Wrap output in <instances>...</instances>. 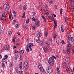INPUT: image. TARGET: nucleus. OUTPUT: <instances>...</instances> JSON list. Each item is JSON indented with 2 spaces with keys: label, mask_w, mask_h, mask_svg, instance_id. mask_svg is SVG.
Listing matches in <instances>:
<instances>
[{
  "label": "nucleus",
  "mask_w": 74,
  "mask_h": 74,
  "mask_svg": "<svg viewBox=\"0 0 74 74\" xmlns=\"http://www.w3.org/2000/svg\"><path fill=\"white\" fill-rule=\"evenodd\" d=\"M48 62L50 66H53L54 64V59L53 57H50L49 59Z\"/></svg>",
  "instance_id": "f257e3e1"
},
{
  "label": "nucleus",
  "mask_w": 74,
  "mask_h": 74,
  "mask_svg": "<svg viewBox=\"0 0 74 74\" xmlns=\"http://www.w3.org/2000/svg\"><path fill=\"white\" fill-rule=\"evenodd\" d=\"M46 71L49 74L52 73V69L50 66H48L46 68Z\"/></svg>",
  "instance_id": "f03ea898"
},
{
  "label": "nucleus",
  "mask_w": 74,
  "mask_h": 74,
  "mask_svg": "<svg viewBox=\"0 0 74 74\" xmlns=\"http://www.w3.org/2000/svg\"><path fill=\"white\" fill-rule=\"evenodd\" d=\"M24 66L25 70H27L29 68V64L27 62H25L24 63Z\"/></svg>",
  "instance_id": "7ed1b4c3"
},
{
  "label": "nucleus",
  "mask_w": 74,
  "mask_h": 74,
  "mask_svg": "<svg viewBox=\"0 0 74 74\" xmlns=\"http://www.w3.org/2000/svg\"><path fill=\"white\" fill-rule=\"evenodd\" d=\"M68 40L69 41H73L74 40V38L71 37V35H69L68 36Z\"/></svg>",
  "instance_id": "20e7f679"
},
{
  "label": "nucleus",
  "mask_w": 74,
  "mask_h": 74,
  "mask_svg": "<svg viewBox=\"0 0 74 74\" xmlns=\"http://www.w3.org/2000/svg\"><path fill=\"white\" fill-rule=\"evenodd\" d=\"M36 36L37 37H38V38H39L42 36V34L40 32H37Z\"/></svg>",
  "instance_id": "39448f33"
},
{
  "label": "nucleus",
  "mask_w": 74,
  "mask_h": 74,
  "mask_svg": "<svg viewBox=\"0 0 74 74\" xmlns=\"http://www.w3.org/2000/svg\"><path fill=\"white\" fill-rule=\"evenodd\" d=\"M10 10V4H8L6 6L5 10L6 11H8Z\"/></svg>",
  "instance_id": "423d86ee"
},
{
  "label": "nucleus",
  "mask_w": 74,
  "mask_h": 74,
  "mask_svg": "<svg viewBox=\"0 0 74 74\" xmlns=\"http://www.w3.org/2000/svg\"><path fill=\"white\" fill-rule=\"evenodd\" d=\"M42 8L43 10H44V12H47V13H48V11L47 10V8H46V7H45V6H43L42 7Z\"/></svg>",
  "instance_id": "0eeeda50"
},
{
  "label": "nucleus",
  "mask_w": 74,
  "mask_h": 74,
  "mask_svg": "<svg viewBox=\"0 0 74 74\" xmlns=\"http://www.w3.org/2000/svg\"><path fill=\"white\" fill-rule=\"evenodd\" d=\"M65 21L67 25H69V24L70 22L69 21V19L68 18L66 17L65 18Z\"/></svg>",
  "instance_id": "6e6552de"
},
{
  "label": "nucleus",
  "mask_w": 74,
  "mask_h": 74,
  "mask_svg": "<svg viewBox=\"0 0 74 74\" xmlns=\"http://www.w3.org/2000/svg\"><path fill=\"white\" fill-rule=\"evenodd\" d=\"M34 45H33V44L32 43H29L28 44V45H27V47H32Z\"/></svg>",
  "instance_id": "1a4fd4ad"
},
{
  "label": "nucleus",
  "mask_w": 74,
  "mask_h": 74,
  "mask_svg": "<svg viewBox=\"0 0 74 74\" xmlns=\"http://www.w3.org/2000/svg\"><path fill=\"white\" fill-rule=\"evenodd\" d=\"M6 15H7V13L6 12H5L2 14V17H4L5 18H6V17L5 16Z\"/></svg>",
  "instance_id": "9d476101"
},
{
  "label": "nucleus",
  "mask_w": 74,
  "mask_h": 74,
  "mask_svg": "<svg viewBox=\"0 0 74 74\" xmlns=\"http://www.w3.org/2000/svg\"><path fill=\"white\" fill-rule=\"evenodd\" d=\"M66 65H67V63L65 62L63 64L62 66L64 68H65L66 67Z\"/></svg>",
  "instance_id": "9b49d317"
},
{
  "label": "nucleus",
  "mask_w": 74,
  "mask_h": 74,
  "mask_svg": "<svg viewBox=\"0 0 74 74\" xmlns=\"http://www.w3.org/2000/svg\"><path fill=\"white\" fill-rule=\"evenodd\" d=\"M19 67L20 69H22V62L20 63Z\"/></svg>",
  "instance_id": "f8f14e48"
},
{
  "label": "nucleus",
  "mask_w": 74,
  "mask_h": 74,
  "mask_svg": "<svg viewBox=\"0 0 74 74\" xmlns=\"http://www.w3.org/2000/svg\"><path fill=\"white\" fill-rule=\"evenodd\" d=\"M9 48V45H5V50H8Z\"/></svg>",
  "instance_id": "ddd939ff"
},
{
  "label": "nucleus",
  "mask_w": 74,
  "mask_h": 74,
  "mask_svg": "<svg viewBox=\"0 0 74 74\" xmlns=\"http://www.w3.org/2000/svg\"><path fill=\"white\" fill-rule=\"evenodd\" d=\"M61 30L62 32L64 33V28H63V26L62 25L61 26Z\"/></svg>",
  "instance_id": "4468645a"
},
{
  "label": "nucleus",
  "mask_w": 74,
  "mask_h": 74,
  "mask_svg": "<svg viewBox=\"0 0 74 74\" xmlns=\"http://www.w3.org/2000/svg\"><path fill=\"white\" fill-rule=\"evenodd\" d=\"M48 36V32L47 31L45 34V37H47V36Z\"/></svg>",
  "instance_id": "2eb2a0df"
},
{
  "label": "nucleus",
  "mask_w": 74,
  "mask_h": 74,
  "mask_svg": "<svg viewBox=\"0 0 74 74\" xmlns=\"http://www.w3.org/2000/svg\"><path fill=\"white\" fill-rule=\"evenodd\" d=\"M57 71L58 74H59L60 73V70H59V68L58 67H57Z\"/></svg>",
  "instance_id": "dca6fc26"
},
{
  "label": "nucleus",
  "mask_w": 74,
  "mask_h": 74,
  "mask_svg": "<svg viewBox=\"0 0 74 74\" xmlns=\"http://www.w3.org/2000/svg\"><path fill=\"white\" fill-rule=\"evenodd\" d=\"M45 44L49 46L50 45V43L47 41H46L45 42Z\"/></svg>",
  "instance_id": "f3484780"
},
{
  "label": "nucleus",
  "mask_w": 74,
  "mask_h": 74,
  "mask_svg": "<svg viewBox=\"0 0 74 74\" xmlns=\"http://www.w3.org/2000/svg\"><path fill=\"white\" fill-rule=\"evenodd\" d=\"M44 51L45 52H47V47H44L43 48Z\"/></svg>",
  "instance_id": "a211bd4d"
},
{
  "label": "nucleus",
  "mask_w": 74,
  "mask_h": 74,
  "mask_svg": "<svg viewBox=\"0 0 74 74\" xmlns=\"http://www.w3.org/2000/svg\"><path fill=\"white\" fill-rule=\"evenodd\" d=\"M44 15L45 16V17L47 18H49V16L48 15V14H47L45 13H44Z\"/></svg>",
  "instance_id": "6ab92c4d"
},
{
  "label": "nucleus",
  "mask_w": 74,
  "mask_h": 74,
  "mask_svg": "<svg viewBox=\"0 0 74 74\" xmlns=\"http://www.w3.org/2000/svg\"><path fill=\"white\" fill-rule=\"evenodd\" d=\"M15 71L17 73H19V71L18 70V67H16L15 68Z\"/></svg>",
  "instance_id": "aec40b11"
},
{
  "label": "nucleus",
  "mask_w": 74,
  "mask_h": 74,
  "mask_svg": "<svg viewBox=\"0 0 74 74\" xmlns=\"http://www.w3.org/2000/svg\"><path fill=\"white\" fill-rule=\"evenodd\" d=\"M69 60H70L69 57H67L66 58V59H65V61L66 62H69Z\"/></svg>",
  "instance_id": "412c9836"
},
{
  "label": "nucleus",
  "mask_w": 74,
  "mask_h": 74,
  "mask_svg": "<svg viewBox=\"0 0 74 74\" xmlns=\"http://www.w3.org/2000/svg\"><path fill=\"white\" fill-rule=\"evenodd\" d=\"M68 71L69 73H71V72L72 71V70L71 69V68H70V67H69L68 68Z\"/></svg>",
  "instance_id": "4be33fe9"
},
{
  "label": "nucleus",
  "mask_w": 74,
  "mask_h": 74,
  "mask_svg": "<svg viewBox=\"0 0 74 74\" xmlns=\"http://www.w3.org/2000/svg\"><path fill=\"white\" fill-rule=\"evenodd\" d=\"M1 20H3L5 21H6V19H5V18L4 17H2V18H1Z\"/></svg>",
  "instance_id": "5701e85b"
},
{
  "label": "nucleus",
  "mask_w": 74,
  "mask_h": 74,
  "mask_svg": "<svg viewBox=\"0 0 74 74\" xmlns=\"http://www.w3.org/2000/svg\"><path fill=\"white\" fill-rule=\"evenodd\" d=\"M32 28L33 30H36V27L34 25L32 27Z\"/></svg>",
  "instance_id": "b1692460"
},
{
  "label": "nucleus",
  "mask_w": 74,
  "mask_h": 74,
  "mask_svg": "<svg viewBox=\"0 0 74 74\" xmlns=\"http://www.w3.org/2000/svg\"><path fill=\"white\" fill-rule=\"evenodd\" d=\"M40 22H37L36 23V25L38 27L39 26V25H40V23H39Z\"/></svg>",
  "instance_id": "393cba45"
},
{
  "label": "nucleus",
  "mask_w": 74,
  "mask_h": 74,
  "mask_svg": "<svg viewBox=\"0 0 74 74\" xmlns=\"http://www.w3.org/2000/svg\"><path fill=\"white\" fill-rule=\"evenodd\" d=\"M39 69H40V71H42V72H43V71H44V69L43 68V67L41 68H40Z\"/></svg>",
  "instance_id": "a878e982"
},
{
  "label": "nucleus",
  "mask_w": 74,
  "mask_h": 74,
  "mask_svg": "<svg viewBox=\"0 0 74 74\" xmlns=\"http://www.w3.org/2000/svg\"><path fill=\"white\" fill-rule=\"evenodd\" d=\"M13 13L14 14V17H16V13L15 12V11H14Z\"/></svg>",
  "instance_id": "bb28decb"
},
{
  "label": "nucleus",
  "mask_w": 74,
  "mask_h": 74,
  "mask_svg": "<svg viewBox=\"0 0 74 74\" xmlns=\"http://www.w3.org/2000/svg\"><path fill=\"white\" fill-rule=\"evenodd\" d=\"M70 49H68L67 50H66V52L68 53H70Z\"/></svg>",
  "instance_id": "cd10ccee"
},
{
  "label": "nucleus",
  "mask_w": 74,
  "mask_h": 74,
  "mask_svg": "<svg viewBox=\"0 0 74 74\" xmlns=\"http://www.w3.org/2000/svg\"><path fill=\"white\" fill-rule=\"evenodd\" d=\"M38 67L39 69L42 67V65L41 64H40L38 65Z\"/></svg>",
  "instance_id": "c85d7f7f"
},
{
  "label": "nucleus",
  "mask_w": 74,
  "mask_h": 74,
  "mask_svg": "<svg viewBox=\"0 0 74 74\" xmlns=\"http://www.w3.org/2000/svg\"><path fill=\"white\" fill-rule=\"evenodd\" d=\"M23 9L24 10H26V5H24L23 6Z\"/></svg>",
  "instance_id": "c756f323"
},
{
  "label": "nucleus",
  "mask_w": 74,
  "mask_h": 74,
  "mask_svg": "<svg viewBox=\"0 0 74 74\" xmlns=\"http://www.w3.org/2000/svg\"><path fill=\"white\" fill-rule=\"evenodd\" d=\"M30 22V20L29 19H27L26 21V23L27 24V23H29Z\"/></svg>",
  "instance_id": "7c9ffc66"
},
{
  "label": "nucleus",
  "mask_w": 74,
  "mask_h": 74,
  "mask_svg": "<svg viewBox=\"0 0 74 74\" xmlns=\"http://www.w3.org/2000/svg\"><path fill=\"white\" fill-rule=\"evenodd\" d=\"M34 22H40V21L38 20V19L37 18L35 19V20L34 21Z\"/></svg>",
  "instance_id": "2f4dec72"
},
{
  "label": "nucleus",
  "mask_w": 74,
  "mask_h": 74,
  "mask_svg": "<svg viewBox=\"0 0 74 74\" xmlns=\"http://www.w3.org/2000/svg\"><path fill=\"white\" fill-rule=\"evenodd\" d=\"M42 18L44 19V21L45 22H46V18H45V16H42Z\"/></svg>",
  "instance_id": "473e14b6"
},
{
  "label": "nucleus",
  "mask_w": 74,
  "mask_h": 74,
  "mask_svg": "<svg viewBox=\"0 0 74 74\" xmlns=\"http://www.w3.org/2000/svg\"><path fill=\"white\" fill-rule=\"evenodd\" d=\"M16 28H18L19 27V24H17L16 25Z\"/></svg>",
  "instance_id": "72a5a7b5"
},
{
  "label": "nucleus",
  "mask_w": 74,
  "mask_h": 74,
  "mask_svg": "<svg viewBox=\"0 0 74 74\" xmlns=\"http://www.w3.org/2000/svg\"><path fill=\"white\" fill-rule=\"evenodd\" d=\"M36 42L38 43H40V42H41V41H40V40L39 39H38L36 40Z\"/></svg>",
  "instance_id": "f704fd0d"
},
{
  "label": "nucleus",
  "mask_w": 74,
  "mask_h": 74,
  "mask_svg": "<svg viewBox=\"0 0 74 74\" xmlns=\"http://www.w3.org/2000/svg\"><path fill=\"white\" fill-rule=\"evenodd\" d=\"M12 34V32L11 31H9L8 32V34L11 35Z\"/></svg>",
  "instance_id": "c9c22d12"
},
{
  "label": "nucleus",
  "mask_w": 74,
  "mask_h": 74,
  "mask_svg": "<svg viewBox=\"0 0 74 74\" xmlns=\"http://www.w3.org/2000/svg\"><path fill=\"white\" fill-rule=\"evenodd\" d=\"M70 45L69 44H68L67 45V48L70 49Z\"/></svg>",
  "instance_id": "e433bc0d"
},
{
  "label": "nucleus",
  "mask_w": 74,
  "mask_h": 74,
  "mask_svg": "<svg viewBox=\"0 0 74 74\" xmlns=\"http://www.w3.org/2000/svg\"><path fill=\"white\" fill-rule=\"evenodd\" d=\"M23 53H24V51L23 50H21L20 51V53L21 54H22Z\"/></svg>",
  "instance_id": "4c0bfd02"
},
{
  "label": "nucleus",
  "mask_w": 74,
  "mask_h": 74,
  "mask_svg": "<svg viewBox=\"0 0 74 74\" xmlns=\"http://www.w3.org/2000/svg\"><path fill=\"white\" fill-rule=\"evenodd\" d=\"M12 62H10V64H10V67H12Z\"/></svg>",
  "instance_id": "58836bf2"
},
{
  "label": "nucleus",
  "mask_w": 74,
  "mask_h": 74,
  "mask_svg": "<svg viewBox=\"0 0 74 74\" xmlns=\"http://www.w3.org/2000/svg\"><path fill=\"white\" fill-rule=\"evenodd\" d=\"M19 74H23V72L22 71H19Z\"/></svg>",
  "instance_id": "ea45409f"
},
{
  "label": "nucleus",
  "mask_w": 74,
  "mask_h": 74,
  "mask_svg": "<svg viewBox=\"0 0 74 74\" xmlns=\"http://www.w3.org/2000/svg\"><path fill=\"white\" fill-rule=\"evenodd\" d=\"M62 12H63V10H62V9H61L60 11V15H62Z\"/></svg>",
  "instance_id": "a19ab883"
},
{
  "label": "nucleus",
  "mask_w": 74,
  "mask_h": 74,
  "mask_svg": "<svg viewBox=\"0 0 74 74\" xmlns=\"http://www.w3.org/2000/svg\"><path fill=\"white\" fill-rule=\"evenodd\" d=\"M49 41L50 42H52V39L51 38H49Z\"/></svg>",
  "instance_id": "79ce46f5"
},
{
  "label": "nucleus",
  "mask_w": 74,
  "mask_h": 74,
  "mask_svg": "<svg viewBox=\"0 0 74 74\" xmlns=\"http://www.w3.org/2000/svg\"><path fill=\"white\" fill-rule=\"evenodd\" d=\"M26 50L27 52H29V47H28L27 48Z\"/></svg>",
  "instance_id": "37998d69"
},
{
  "label": "nucleus",
  "mask_w": 74,
  "mask_h": 74,
  "mask_svg": "<svg viewBox=\"0 0 74 74\" xmlns=\"http://www.w3.org/2000/svg\"><path fill=\"white\" fill-rule=\"evenodd\" d=\"M56 37H57V35H56V34H55L53 36L54 38L55 39V38H56Z\"/></svg>",
  "instance_id": "c03bdc74"
},
{
  "label": "nucleus",
  "mask_w": 74,
  "mask_h": 74,
  "mask_svg": "<svg viewBox=\"0 0 74 74\" xmlns=\"http://www.w3.org/2000/svg\"><path fill=\"white\" fill-rule=\"evenodd\" d=\"M6 60H7V59H6V58H3V62H5Z\"/></svg>",
  "instance_id": "a18cd8bd"
},
{
  "label": "nucleus",
  "mask_w": 74,
  "mask_h": 74,
  "mask_svg": "<svg viewBox=\"0 0 74 74\" xmlns=\"http://www.w3.org/2000/svg\"><path fill=\"white\" fill-rule=\"evenodd\" d=\"M17 55H16L14 56V58L15 60H16L17 59Z\"/></svg>",
  "instance_id": "49530a36"
},
{
  "label": "nucleus",
  "mask_w": 74,
  "mask_h": 74,
  "mask_svg": "<svg viewBox=\"0 0 74 74\" xmlns=\"http://www.w3.org/2000/svg\"><path fill=\"white\" fill-rule=\"evenodd\" d=\"M23 16L22 17V18H23V17L25 16V12H24V13H23Z\"/></svg>",
  "instance_id": "de8ad7c7"
},
{
  "label": "nucleus",
  "mask_w": 74,
  "mask_h": 74,
  "mask_svg": "<svg viewBox=\"0 0 74 74\" xmlns=\"http://www.w3.org/2000/svg\"><path fill=\"white\" fill-rule=\"evenodd\" d=\"M54 24L55 26H57V25H56V21H54Z\"/></svg>",
  "instance_id": "09e8293b"
},
{
  "label": "nucleus",
  "mask_w": 74,
  "mask_h": 74,
  "mask_svg": "<svg viewBox=\"0 0 74 74\" xmlns=\"http://www.w3.org/2000/svg\"><path fill=\"white\" fill-rule=\"evenodd\" d=\"M49 3L50 4H53V1H50L49 2Z\"/></svg>",
  "instance_id": "8fccbe9b"
},
{
  "label": "nucleus",
  "mask_w": 74,
  "mask_h": 74,
  "mask_svg": "<svg viewBox=\"0 0 74 74\" xmlns=\"http://www.w3.org/2000/svg\"><path fill=\"white\" fill-rule=\"evenodd\" d=\"M2 67H5V65L4 64V63H2Z\"/></svg>",
  "instance_id": "3c124183"
},
{
  "label": "nucleus",
  "mask_w": 74,
  "mask_h": 74,
  "mask_svg": "<svg viewBox=\"0 0 74 74\" xmlns=\"http://www.w3.org/2000/svg\"><path fill=\"white\" fill-rule=\"evenodd\" d=\"M16 38V37H14V38H13V41L14 42H15V40Z\"/></svg>",
  "instance_id": "603ef678"
},
{
  "label": "nucleus",
  "mask_w": 74,
  "mask_h": 74,
  "mask_svg": "<svg viewBox=\"0 0 74 74\" xmlns=\"http://www.w3.org/2000/svg\"><path fill=\"white\" fill-rule=\"evenodd\" d=\"M61 43L62 44H65L64 42V40H62Z\"/></svg>",
  "instance_id": "864d4df0"
},
{
  "label": "nucleus",
  "mask_w": 74,
  "mask_h": 74,
  "mask_svg": "<svg viewBox=\"0 0 74 74\" xmlns=\"http://www.w3.org/2000/svg\"><path fill=\"white\" fill-rule=\"evenodd\" d=\"M57 44L58 45H60V42H59V41H57Z\"/></svg>",
  "instance_id": "5fc2aeb1"
},
{
  "label": "nucleus",
  "mask_w": 74,
  "mask_h": 74,
  "mask_svg": "<svg viewBox=\"0 0 74 74\" xmlns=\"http://www.w3.org/2000/svg\"><path fill=\"white\" fill-rule=\"evenodd\" d=\"M50 18H52V17H53V15H52V14H50Z\"/></svg>",
  "instance_id": "6e6d98bb"
},
{
  "label": "nucleus",
  "mask_w": 74,
  "mask_h": 74,
  "mask_svg": "<svg viewBox=\"0 0 74 74\" xmlns=\"http://www.w3.org/2000/svg\"><path fill=\"white\" fill-rule=\"evenodd\" d=\"M33 14V16H35V15H36V13L35 12H32Z\"/></svg>",
  "instance_id": "4d7b16f0"
},
{
  "label": "nucleus",
  "mask_w": 74,
  "mask_h": 74,
  "mask_svg": "<svg viewBox=\"0 0 74 74\" xmlns=\"http://www.w3.org/2000/svg\"><path fill=\"white\" fill-rule=\"evenodd\" d=\"M36 19H35V18H34V17H33L32 19V21H34Z\"/></svg>",
  "instance_id": "13d9d810"
},
{
  "label": "nucleus",
  "mask_w": 74,
  "mask_h": 74,
  "mask_svg": "<svg viewBox=\"0 0 74 74\" xmlns=\"http://www.w3.org/2000/svg\"><path fill=\"white\" fill-rule=\"evenodd\" d=\"M22 56H20V60H22Z\"/></svg>",
  "instance_id": "bf43d9fd"
},
{
  "label": "nucleus",
  "mask_w": 74,
  "mask_h": 74,
  "mask_svg": "<svg viewBox=\"0 0 74 74\" xmlns=\"http://www.w3.org/2000/svg\"><path fill=\"white\" fill-rule=\"evenodd\" d=\"M51 19L53 21H54V19H53V17H51Z\"/></svg>",
  "instance_id": "052dcab7"
},
{
  "label": "nucleus",
  "mask_w": 74,
  "mask_h": 74,
  "mask_svg": "<svg viewBox=\"0 0 74 74\" xmlns=\"http://www.w3.org/2000/svg\"><path fill=\"white\" fill-rule=\"evenodd\" d=\"M9 19L12 20V19H13V17H9Z\"/></svg>",
  "instance_id": "680f3d73"
},
{
  "label": "nucleus",
  "mask_w": 74,
  "mask_h": 74,
  "mask_svg": "<svg viewBox=\"0 0 74 74\" xmlns=\"http://www.w3.org/2000/svg\"><path fill=\"white\" fill-rule=\"evenodd\" d=\"M28 49H29L30 51H32V49L31 48V47H28Z\"/></svg>",
  "instance_id": "e2e57ef3"
},
{
  "label": "nucleus",
  "mask_w": 74,
  "mask_h": 74,
  "mask_svg": "<svg viewBox=\"0 0 74 74\" xmlns=\"http://www.w3.org/2000/svg\"><path fill=\"white\" fill-rule=\"evenodd\" d=\"M54 8L55 9H57V6H56V5H55L54 6Z\"/></svg>",
  "instance_id": "0e129e2a"
},
{
  "label": "nucleus",
  "mask_w": 74,
  "mask_h": 74,
  "mask_svg": "<svg viewBox=\"0 0 74 74\" xmlns=\"http://www.w3.org/2000/svg\"><path fill=\"white\" fill-rule=\"evenodd\" d=\"M15 52L16 53H18V51H16V50H15Z\"/></svg>",
  "instance_id": "69168bd1"
},
{
  "label": "nucleus",
  "mask_w": 74,
  "mask_h": 74,
  "mask_svg": "<svg viewBox=\"0 0 74 74\" xmlns=\"http://www.w3.org/2000/svg\"><path fill=\"white\" fill-rule=\"evenodd\" d=\"M52 57H53V58H54L56 59V57H55V56H52Z\"/></svg>",
  "instance_id": "338daca9"
},
{
  "label": "nucleus",
  "mask_w": 74,
  "mask_h": 74,
  "mask_svg": "<svg viewBox=\"0 0 74 74\" xmlns=\"http://www.w3.org/2000/svg\"><path fill=\"white\" fill-rule=\"evenodd\" d=\"M5 58H8V56L7 55L5 56Z\"/></svg>",
  "instance_id": "774afa93"
}]
</instances>
